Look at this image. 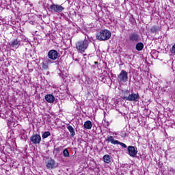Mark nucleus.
<instances>
[{
    "mask_svg": "<svg viewBox=\"0 0 175 175\" xmlns=\"http://www.w3.org/2000/svg\"><path fill=\"white\" fill-rule=\"evenodd\" d=\"M91 43V40L85 38L83 40L78 41L76 43V49L79 53H84L88 49V46Z\"/></svg>",
    "mask_w": 175,
    "mask_h": 175,
    "instance_id": "1",
    "label": "nucleus"
},
{
    "mask_svg": "<svg viewBox=\"0 0 175 175\" xmlns=\"http://www.w3.org/2000/svg\"><path fill=\"white\" fill-rule=\"evenodd\" d=\"M96 38L100 42L109 40L111 38V32L107 29L101 30L96 33Z\"/></svg>",
    "mask_w": 175,
    "mask_h": 175,
    "instance_id": "2",
    "label": "nucleus"
},
{
    "mask_svg": "<svg viewBox=\"0 0 175 175\" xmlns=\"http://www.w3.org/2000/svg\"><path fill=\"white\" fill-rule=\"evenodd\" d=\"M140 41V36L137 32H133L129 34V39L126 40V42H129L130 43H137Z\"/></svg>",
    "mask_w": 175,
    "mask_h": 175,
    "instance_id": "3",
    "label": "nucleus"
},
{
    "mask_svg": "<svg viewBox=\"0 0 175 175\" xmlns=\"http://www.w3.org/2000/svg\"><path fill=\"white\" fill-rule=\"evenodd\" d=\"M118 82L121 83H126L128 81V72L124 70H122L119 75L118 76Z\"/></svg>",
    "mask_w": 175,
    "mask_h": 175,
    "instance_id": "4",
    "label": "nucleus"
},
{
    "mask_svg": "<svg viewBox=\"0 0 175 175\" xmlns=\"http://www.w3.org/2000/svg\"><path fill=\"white\" fill-rule=\"evenodd\" d=\"M49 10L53 13H62L65 10V8L61 5L53 4L49 6Z\"/></svg>",
    "mask_w": 175,
    "mask_h": 175,
    "instance_id": "5",
    "label": "nucleus"
},
{
    "mask_svg": "<svg viewBox=\"0 0 175 175\" xmlns=\"http://www.w3.org/2000/svg\"><path fill=\"white\" fill-rule=\"evenodd\" d=\"M140 99L139 93H131L128 97H124V100H128L129 102H137Z\"/></svg>",
    "mask_w": 175,
    "mask_h": 175,
    "instance_id": "6",
    "label": "nucleus"
},
{
    "mask_svg": "<svg viewBox=\"0 0 175 175\" xmlns=\"http://www.w3.org/2000/svg\"><path fill=\"white\" fill-rule=\"evenodd\" d=\"M106 142H108L109 143H111V144H119L123 148H126V147H127L126 144H125L122 142H120V141H118V140L114 139L113 136L108 137L106 139Z\"/></svg>",
    "mask_w": 175,
    "mask_h": 175,
    "instance_id": "7",
    "label": "nucleus"
},
{
    "mask_svg": "<svg viewBox=\"0 0 175 175\" xmlns=\"http://www.w3.org/2000/svg\"><path fill=\"white\" fill-rule=\"evenodd\" d=\"M30 142L32 144H40L42 137L39 134H34L30 137Z\"/></svg>",
    "mask_w": 175,
    "mask_h": 175,
    "instance_id": "8",
    "label": "nucleus"
},
{
    "mask_svg": "<svg viewBox=\"0 0 175 175\" xmlns=\"http://www.w3.org/2000/svg\"><path fill=\"white\" fill-rule=\"evenodd\" d=\"M48 57L52 61H55L58 58V51L52 49L48 52Z\"/></svg>",
    "mask_w": 175,
    "mask_h": 175,
    "instance_id": "9",
    "label": "nucleus"
},
{
    "mask_svg": "<svg viewBox=\"0 0 175 175\" xmlns=\"http://www.w3.org/2000/svg\"><path fill=\"white\" fill-rule=\"evenodd\" d=\"M46 165L47 169H49L50 170H51L53 169H55V167H57V164L55 163V160H54L53 159H49L46 161Z\"/></svg>",
    "mask_w": 175,
    "mask_h": 175,
    "instance_id": "10",
    "label": "nucleus"
},
{
    "mask_svg": "<svg viewBox=\"0 0 175 175\" xmlns=\"http://www.w3.org/2000/svg\"><path fill=\"white\" fill-rule=\"evenodd\" d=\"M127 150L129 151V155H130V157H132V158L136 157V155H137V150H136L135 146H129Z\"/></svg>",
    "mask_w": 175,
    "mask_h": 175,
    "instance_id": "11",
    "label": "nucleus"
},
{
    "mask_svg": "<svg viewBox=\"0 0 175 175\" xmlns=\"http://www.w3.org/2000/svg\"><path fill=\"white\" fill-rule=\"evenodd\" d=\"M45 100L48 103H54V100H55V97L53 94H46L45 96Z\"/></svg>",
    "mask_w": 175,
    "mask_h": 175,
    "instance_id": "12",
    "label": "nucleus"
},
{
    "mask_svg": "<svg viewBox=\"0 0 175 175\" xmlns=\"http://www.w3.org/2000/svg\"><path fill=\"white\" fill-rule=\"evenodd\" d=\"M9 44L11 47H18V46H20V41H18L17 39H14L11 42H10Z\"/></svg>",
    "mask_w": 175,
    "mask_h": 175,
    "instance_id": "13",
    "label": "nucleus"
},
{
    "mask_svg": "<svg viewBox=\"0 0 175 175\" xmlns=\"http://www.w3.org/2000/svg\"><path fill=\"white\" fill-rule=\"evenodd\" d=\"M143 49H144V44H143V42L137 43V44L135 46V49L137 51H142V50H143Z\"/></svg>",
    "mask_w": 175,
    "mask_h": 175,
    "instance_id": "14",
    "label": "nucleus"
},
{
    "mask_svg": "<svg viewBox=\"0 0 175 175\" xmlns=\"http://www.w3.org/2000/svg\"><path fill=\"white\" fill-rule=\"evenodd\" d=\"M103 159L105 162V163H110L111 162V158L110 157V155L105 154L103 156Z\"/></svg>",
    "mask_w": 175,
    "mask_h": 175,
    "instance_id": "15",
    "label": "nucleus"
},
{
    "mask_svg": "<svg viewBox=\"0 0 175 175\" xmlns=\"http://www.w3.org/2000/svg\"><path fill=\"white\" fill-rule=\"evenodd\" d=\"M83 126L85 129H91V128H92V122H91L90 120H88L85 122Z\"/></svg>",
    "mask_w": 175,
    "mask_h": 175,
    "instance_id": "16",
    "label": "nucleus"
},
{
    "mask_svg": "<svg viewBox=\"0 0 175 175\" xmlns=\"http://www.w3.org/2000/svg\"><path fill=\"white\" fill-rule=\"evenodd\" d=\"M67 129L69 131L72 137H75V135H76V133L75 132V129H73V126L71 125H68L67 126Z\"/></svg>",
    "mask_w": 175,
    "mask_h": 175,
    "instance_id": "17",
    "label": "nucleus"
},
{
    "mask_svg": "<svg viewBox=\"0 0 175 175\" xmlns=\"http://www.w3.org/2000/svg\"><path fill=\"white\" fill-rule=\"evenodd\" d=\"M159 29H161V27L159 26H157V25H154L150 28V31L153 33H157L158 31H159Z\"/></svg>",
    "mask_w": 175,
    "mask_h": 175,
    "instance_id": "18",
    "label": "nucleus"
},
{
    "mask_svg": "<svg viewBox=\"0 0 175 175\" xmlns=\"http://www.w3.org/2000/svg\"><path fill=\"white\" fill-rule=\"evenodd\" d=\"M130 94L131 93H129V90H124L122 92V96H121V98L124 100V98H128V96H129Z\"/></svg>",
    "mask_w": 175,
    "mask_h": 175,
    "instance_id": "19",
    "label": "nucleus"
},
{
    "mask_svg": "<svg viewBox=\"0 0 175 175\" xmlns=\"http://www.w3.org/2000/svg\"><path fill=\"white\" fill-rule=\"evenodd\" d=\"M63 155L65 158H69L70 154H69V150H68L67 148L64 149L63 151Z\"/></svg>",
    "mask_w": 175,
    "mask_h": 175,
    "instance_id": "20",
    "label": "nucleus"
},
{
    "mask_svg": "<svg viewBox=\"0 0 175 175\" xmlns=\"http://www.w3.org/2000/svg\"><path fill=\"white\" fill-rule=\"evenodd\" d=\"M51 135V133L49 131H46L42 134V139H47V137Z\"/></svg>",
    "mask_w": 175,
    "mask_h": 175,
    "instance_id": "21",
    "label": "nucleus"
},
{
    "mask_svg": "<svg viewBox=\"0 0 175 175\" xmlns=\"http://www.w3.org/2000/svg\"><path fill=\"white\" fill-rule=\"evenodd\" d=\"M42 69H49V65L47 64V63L46 62H44L42 63Z\"/></svg>",
    "mask_w": 175,
    "mask_h": 175,
    "instance_id": "22",
    "label": "nucleus"
},
{
    "mask_svg": "<svg viewBox=\"0 0 175 175\" xmlns=\"http://www.w3.org/2000/svg\"><path fill=\"white\" fill-rule=\"evenodd\" d=\"M44 62H46L48 65L49 64H53V62H51V59H47V60L44 61Z\"/></svg>",
    "mask_w": 175,
    "mask_h": 175,
    "instance_id": "23",
    "label": "nucleus"
},
{
    "mask_svg": "<svg viewBox=\"0 0 175 175\" xmlns=\"http://www.w3.org/2000/svg\"><path fill=\"white\" fill-rule=\"evenodd\" d=\"M55 151H57V152H59V151H61V147L55 148Z\"/></svg>",
    "mask_w": 175,
    "mask_h": 175,
    "instance_id": "24",
    "label": "nucleus"
},
{
    "mask_svg": "<svg viewBox=\"0 0 175 175\" xmlns=\"http://www.w3.org/2000/svg\"><path fill=\"white\" fill-rule=\"evenodd\" d=\"M101 81H102L103 83H106V78L102 77Z\"/></svg>",
    "mask_w": 175,
    "mask_h": 175,
    "instance_id": "25",
    "label": "nucleus"
},
{
    "mask_svg": "<svg viewBox=\"0 0 175 175\" xmlns=\"http://www.w3.org/2000/svg\"><path fill=\"white\" fill-rule=\"evenodd\" d=\"M88 87L91 85V81H90V79L88 81Z\"/></svg>",
    "mask_w": 175,
    "mask_h": 175,
    "instance_id": "26",
    "label": "nucleus"
},
{
    "mask_svg": "<svg viewBox=\"0 0 175 175\" xmlns=\"http://www.w3.org/2000/svg\"><path fill=\"white\" fill-rule=\"evenodd\" d=\"M94 64L96 65V64H98V62H95Z\"/></svg>",
    "mask_w": 175,
    "mask_h": 175,
    "instance_id": "27",
    "label": "nucleus"
}]
</instances>
